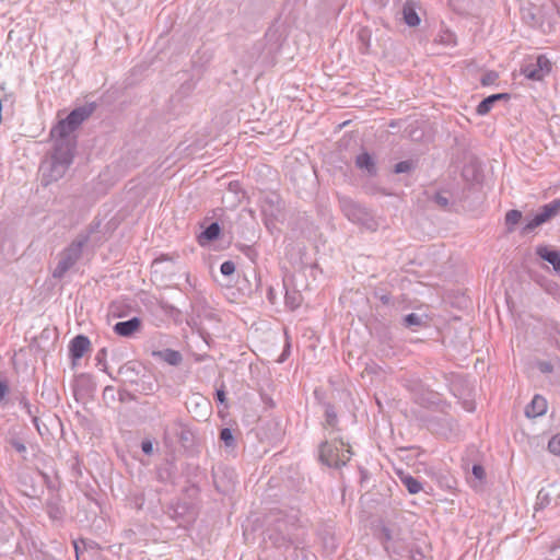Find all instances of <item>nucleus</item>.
<instances>
[{
  "instance_id": "obj_1",
  "label": "nucleus",
  "mask_w": 560,
  "mask_h": 560,
  "mask_svg": "<svg viewBox=\"0 0 560 560\" xmlns=\"http://www.w3.org/2000/svg\"><path fill=\"white\" fill-rule=\"evenodd\" d=\"M460 161L463 163L460 175L466 186L462 191L459 201L465 211H475L483 201L481 162L471 150L466 149L462 150Z\"/></svg>"
},
{
  "instance_id": "obj_2",
  "label": "nucleus",
  "mask_w": 560,
  "mask_h": 560,
  "mask_svg": "<svg viewBox=\"0 0 560 560\" xmlns=\"http://www.w3.org/2000/svg\"><path fill=\"white\" fill-rule=\"evenodd\" d=\"M97 224H90L85 231L80 232L75 238L58 255V262L52 270V278L61 280L68 271L81 259L83 248L90 242L91 235L96 232Z\"/></svg>"
},
{
  "instance_id": "obj_3",
  "label": "nucleus",
  "mask_w": 560,
  "mask_h": 560,
  "mask_svg": "<svg viewBox=\"0 0 560 560\" xmlns=\"http://www.w3.org/2000/svg\"><path fill=\"white\" fill-rule=\"evenodd\" d=\"M95 110V104H86L72 109L65 119H61L50 131L55 142H66L75 148L77 141L71 133L80 127Z\"/></svg>"
},
{
  "instance_id": "obj_4",
  "label": "nucleus",
  "mask_w": 560,
  "mask_h": 560,
  "mask_svg": "<svg viewBox=\"0 0 560 560\" xmlns=\"http://www.w3.org/2000/svg\"><path fill=\"white\" fill-rule=\"evenodd\" d=\"M75 148L66 142H55L54 151L47 165L44 166V176L47 178L46 185L62 178L73 162Z\"/></svg>"
},
{
  "instance_id": "obj_5",
  "label": "nucleus",
  "mask_w": 560,
  "mask_h": 560,
  "mask_svg": "<svg viewBox=\"0 0 560 560\" xmlns=\"http://www.w3.org/2000/svg\"><path fill=\"white\" fill-rule=\"evenodd\" d=\"M338 203L341 212L350 222L369 231L377 230L378 224L373 213L364 205L343 195L338 196Z\"/></svg>"
},
{
  "instance_id": "obj_6",
  "label": "nucleus",
  "mask_w": 560,
  "mask_h": 560,
  "mask_svg": "<svg viewBox=\"0 0 560 560\" xmlns=\"http://www.w3.org/2000/svg\"><path fill=\"white\" fill-rule=\"evenodd\" d=\"M378 540L392 559L404 560L408 556L410 547L405 539L400 537V530L382 526Z\"/></svg>"
},
{
  "instance_id": "obj_7",
  "label": "nucleus",
  "mask_w": 560,
  "mask_h": 560,
  "mask_svg": "<svg viewBox=\"0 0 560 560\" xmlns=\"http://www.w3.org/2000/svg\"><path fill=\"white\" fill-rule=\"evenodd\" d=\"M560 214V198L541 206L530 220L522 228V234L532 233L538 226Z\"/></svg>"
},
{
  "instance_id": "obj_8",
  "label": "nucleus",
  "mask_w": 560,
  "mask_h": 560,
  "mask_svg": "<svg viewBox=\"0 0 560 560\" xmlns=\"http://www.w3.org/2000/svg\"><path fill=\"white\" fill-rule=\"evenodd\" d=\"M551 68V61L545 55H539L524 63L521 68V73L529 80L541 81L550 73Z\"/></svg>"
},
{
  "instance_id": "obj_9",
  "label": "nucleus",
  "mask_w": 560,
  "mask_h": 560,
  "mask_svg": "<svg viewBox=\"0 0 560 560\" xmlns=\"http://www.w3.org/2000/svg\"><path fill=\"white\" fill-rule=\"evenodd\" d=\"M172 430L183 448L190 451L196 446V434L190 425L184 422L182 418L173 420Z\"/></svg>"
},
{
  "instance_id": "obj_10",
  "label": "nucleus",
  "mask_w": 560,
  "mask_h": 560,
  "mask_svg": "<svg viewBox=\"0 0 560 560\" xmlns=\"http://www.w3.org/2000/svg\"><path fill=\"white\" fill-rule=\"evenodd\" d=\"M235 471L225 466L212 468V479L215 489L221 493L229 492L235 483Z\"/></svg>"
},
{
  "instance_id": "obj_11",
  "label": "nucleus",
  "mask_w": 560,
  "mask_h": 560,
  "mask_svg": "<svg viewBox=\"0 0 560 560\" xmlns=\"http://www.w3.org/2000/svg\"><path fill=\"white\" fill-rule=\"evenodd\" d=\"M559 499L560 486L557 483H548L538 491L535 510H542L550 504L557 505Z\"/></svg>"
},
{
  "instance_id": "obj_12",
  "label": "nucleus",
  "mask_w": 560,
  "mask_h": 560,
  "mask_svg": "<svg viewBox=\"0 0 560 560\" xmlns=\"http://www.w3.org/2000/svg\"><path fill=\"white\" fill-rule=\"evenodd\" d=\"M339 453L334 442L324 441L319 445V462L328 467L340 468L343 459H338Z\"/></svg>"
},
{
  "instance_id": "obj_13",
  "label": "nucleus",
  "mask_w": 560,
  "mask_h": 560,
  "mask_svg": "<svg viewBox=\"0 0 560 560\" xmlns=\"http://www.w3.org/2000/svg\"><path fill=\"white\" fill-rule=\"evenodd\" d=\"M91 341L84 335H77L69 343V354L73 362L80 360L84 353L90 349Z\"/></svg>"
},
{
  "instance_id": "obj_14",
  "label": "nucleus",
  "mask_w": 560,
  "mask_h": 560,
  "mask_svg": "<svg viewBox=\"0 0 560 560\" xmlns=\"http://www.w3.org/2000/svg\"><path fill=\"white\" fill-rule=\"evenodd\" d=\"M142 322L139 317H132L128 320L118 322L114 325V332L121 337H132L140 330Z\"/></svg>"
},
{
  "instance_id": "obj_15",
  "label": "nucleus",
  "mask_w": 560,
  "mask_h": 560,
  "mask_svg": "<svg viewBox=\"0 0 560 560\" xmlns=\"http://www.w3.org/2000/svg\"><path fill=\"white\" fill-rule=\"evenodd\" d=\"M536 255L552 265L556 272H560V252L546 245L537 246Z\"/></svg>"
},
{
  "instance_id": "obj_16",
  "label": "nucleus",
  "mask_w": 560,
  "mask_h": 560,
  "mask_svg": "<svg viewBox=\"0 0 560 560\" xmlns=\"http://www.w3.org/2000/svg\"><path fill=\"white\" fill-rule=\"evenodd\" d=\"M547 411V400L540 396L535 395L532 401L525 408V415L528 418H537Z\"/></svg>"
},
{
  "instance_id": "obj_17",
  "label": "nucleus",
  "mask_w": 560,
  "mask_h": 560,
  "mask_svg": "<svg viewBox=\"0 0 560 560\" xmlns=\"http://www.w3.org/2000/svg\"><path fill=\"white\" fill-rule=\"evenodd\" d=\"M501 100H510V94L508 93H497V94H491L487 97H485L477 106L476 108V113L479 115V116H485L487 114L490 113V110L492 109L493 105L501 101Z\"/></svg>"
},
{
  "instance_id": "obj_18",
  "label": "nucleus",
  "mask_w": 560,
  "mask_h": 560,
  "mask_svg": "<svg viewBox=\"0 0 560 560\" xmlns=\"http://www.w3.org/2000/svg\"><path fill=\"white\" fill-rule=\"evenodd\" d=\"M401 14L404 22L410 27H416L421 22V19L416 10V3L411 0H407L404 3Z\"/></svg>"
},
{
  "instance_id": "obj_19",
  "label": "nucleus",
  "mask_w": 560,
  "mask_h": 560,
  "mask_svg": "<svg viewBox=\"0 0 560 560\" xmlns=\"http://www.w3.org/2000/svg\"><path fill=\"white\" fill-rule=\"evenodd\" d=\"M355 166L364 171L369 176H375L377 174L375 161L368 152H362L355 158Z\"/></svg>"
},
{
  "instance_id": "obj_20",
  "label": "nucleus",
  "mask_w": 560,
  "mask_h": 560,
  "mask_svg": "<svg viewBox=\"0 0 560 560\" xmlns=\"http://www.w3.org/2000/svg\"><path fill=\"white\" fill-rule=\"evenodd\" d=\"M140 365L137 362L129 361L121 365L118 370V374L124 376L125 380L131 384L137 383L140 370Z\"/></svg>"
},
{
  "instance_id": "obj_21",
  "label": "nucleus",
  "mask_w": 560,
  "mask_h": 560,
  "mask_svg": "<svg viewBox=\"0 0 560 560\" xmlns=\"http://www.w3.org/2000/svg\"><path fill=\"white\" fill-rule=\"evenodd\" d=\"M398 477L410 494H417L422 490L421 482L408 472L399 470Z\"/></svg>"
},
{
  "instance_id": "obj_22",
  "label": "nucleus",
  "mask_w": 560,
  "mask_h": 560,
  "mask_svg": "<svg viewBox=\"0 0 560 560\" xmlns=\"http://www.w3.org/2000/svg\"><path fill=\"white\" fill-rule=\"evenodd\" d=\"M153 355L160 358L161 360L173 366L179 365L183 361L180 352L173 349L155 351L153 352Z\"/></svg>"
},
{
  "instance_id": "obj_23",
  "label": "nucleus",
  "mask_w": 560,
  "mask_h": 560,
  "mask_svg": "<svg viewBox=\"0 0 560 560\" xmlns=\"http://www.w3.org/2000/svg\"><path fill=\"white\" fill-rule=\"evenodd\" d=\"M221 228L218 222L210 223L199 235V243L201 245L217 240L220 235Z\"/></svg>"
},
{
  "instance_id": "obj_24",
  "label": "nucleus",
  "mask_w": 560,
  "mask_h": 560,
  "mask_svg": "<svg viewBox=\"0 0 560 560\" xmlns=\"http://www.w3.org/2000/svg\"><path fill=\"white\" fill-rule=\"evenodd\" d=\"M471 474L475 480L472 481L469 479V477H467V481L471 485V487L477 489L482 485V481L486 478V472L482 465L480 464V460L472 463Z\"/></svg>"
},
{
  "instance_id": "obj_25",
  "label": "nucleus",
  "mask_w": 560,
  "mask_h": 560,
  "mask_svg": "<svg viewBox=\"0 0 560 560\" xmlns=\"http://www.w3.org/2000/svg\"><path fill=\"white\" fill-rule=\"evenodd\" d=\"M479 451L476 446L471 445L469 446L465 454L463 455L462 457V469L465 470V471H468L469 469V464L471 463H475V462H478L479 460Z\"/></svg>"
},
{
  "instance_id": "obj_26",
  "label": "nucleus",
  "mask_w": 560,
  "mask_h": 560,
  "mask_svg": "<svg viewBox=\"0 0 560 560\" xmlns=\"http://www.w3.org/2000/svg\"><path fill=\"white\" fill-rule=\"evenodd\" d=\"M521 219H522V212L520 210H516V209L509 210L505 213V218H504L506 231L509 233H512L515 230V226L520 223Z\"/></svg>"
},
{
  "instance_id": "obj_27",
  "label": "nucleus",
  "mask_w": 560,
  "mask_h": 560,
  "mask_svg": "<svg viewBox=\"0 0 560 560\" xmlns=\"http://www.w3.org/2000/svg\"><path fill=\"white\" fill-rule=\"evenodd\" d=\"M220 441L224 443V446L226 448L234 450L236 446V440L234 438V434L230 428H223L220 431L219 434Z\"/></svg>"
},
{
  "instance_id": "obj_28",
  "label": "nucleus",
  "mask_w": 560,
  "mask_h": 560,
  "mask_svg": "<svg viewBox=\"0 0 560 560\" xmlns=\"http://www.w3.org/2000/svg\"><path fill=\"white\" fill-rule=\"evenodd\" d=\"M325 423L332 429H336L338 424L337 413L330 404L325 405Z\"/></svg>"
},
{
  "instance_id": "obj_29",
  "label": "nucleus",
  "mask_w": 560,
  "mask_h": 560,
  "mask_svg": "<svg viewBox=\"0 0 560 560\" xmlns=\"http://www.w3.org/2000/svg\"><path fill=\"white\" fill-rule=\"evenodd\" d=\"M301 300L302 296L299 292H289L288 290L285 291L284 302L290 310L293 311L298 308L301 305Z\"/></svg>"
},
{
  "instance_id": "obj_30",
  "label": "nucleus",
  "mask_w": 560,
  "mask_h": 560,
  "mask_svg": "<svg viewBox=\"0 0 560 560\" xmlns=\"http://www.w3.org/2000/svg\"><path fill=\"white\" fill-rule=\"evenodd\" d=\"M416 168V162L413 160H406L398 162L395 167L394 172L396 174L400 173H409Z\"/></svg>"
},
{
  "instance_id": "obj_31",
  "label": "nucleus",
  "mask_w": 560,
  "mask_h": 560,
  "mask_svg": "<svg viewBox=\"0 0 560 560\" xmlns=\"http://www.w3.org/2000/svg\"><path fill=\"white\" fill-rule=\"evenodd\" d=\"M106 357H107V349L106 348L100 349L95 355V361L97 362L96 365L100 366L102 371L106 372L109 376H112L107 372Z\"/></svg>"
},
{
  "instance_id": "obj_32",
  "label": "nucleus",
  "mask_w": 560,
  "mask_h": 560,
  "mask_svg": "<svg viewBox=\"0 0 560 560\" xmlns=\"http://www.w3.org/2000/svg\"><path fill=\"white\" fill-rule=\"evenodd\" d=\"M7 442L20 454L26 453V446L25 444L15 436H11L7 439Z\"/></svg>"
},
{
  "instance_id": "obj_33",
  "label": "nucleus",
  "mask_w": 560,
  "mask_h": 560,
  "mask_svg": "<svg viewBox=\"0 0 560 560\" xmlns=\"http://www.w3.org/2000/svg\"><path fill=\"white\" fill-rule=\"evenodd\" d=\"M548 450L550 453L560 456V433L553 435L549 443H548Z\"/></svg>"
},
{
  "instance_id": "obj_34",
  "label": "nucleus",
  "mask_w": 560,
  "mask_h": 560,
  "mask_svg": "<svg viewBox=\"0 0 560 560\" xmlns=\"http://www.w3.org/2000/svg\"><path fill=\"white\" fill-rule=\"evenodd\" d=\"M404 560H424V553L418 546H415L408 550V556Z\"/></svg>"
},
{
  "instance_id": "obj_35",
  "label": "nucleus",
  "mask_w": 560,
  "mask_h": 560,
  "mask_svg": "<svg viewBox=\"0 0 560 560\" xmlns=\"http://www.w3.org/2000/svg\"><path fill=\"white\" fill-rule=\"evenodd\" d=\"M404 322L407 327H412V326H420L422 320L418 314L410 313L405 316Z\"/></svg>"
},
{
  "instance_id": "obj_36",
  "label": "nucleus",
  "mask_w": 560,
  "mask_h": 560,
  "mask_svg": "<svg viewBox=\"0 0 560 560\" xmlns=\"http://www.w3.org/2000/svg\"><path fill=\"white\" fill-rule=\"evenodd\" d=\"M214 399L217 402L223 405L224 408H228L226 393H225L223 384L219 388L215 389Z\"/></svg>"
},
{
  "instance_id": "obj_37",
  "label": "nucleus",
  "mask_w": 560,
  "mask_h": 560,
  "mask_svg": "<svg viewBox=\"0 0 560 560\" xmlns=\"http://www.w3.org/2000/svg\"><path fill=\"white\" fill-rule=\"evenodd\" d=\"M220 271L223 276H232L235 272V264L232 260H226L220 266Z\"/></svg>"
},
{
  "instance_id": "obj_38",
  "label": "nucleus",
  "mask_w": 560,
  "mask_h": 560,
  "mask_svg": "<svg viewBox=\"0 0 560 560\" xmlns=\"http://www.w3.org/2000/svg\"><path fill=\"white\" fill-rule=\"evenodd\" d=\"M9 384L7 380H0V404L8 402Z\"/></svg>"
},
{
  "instance_id": "obj_39",
  "label": "nucleus",
  "mask_w": 560,
  "mask_h": 560,
  "mask_svg": "<svg viewBox=\"0 0 560 560\" xmlns=\"http://www.w3.org/2000/svg\"><path fill=\"white\" fill-rule=\"evenodd\" d=\"M190 404H195L196 408H202L205 412L209 409V402L202 396H197L195 399L190 400L187 404L188 410H190Z\"/></svg>"
},
{
  "instance_id": "obj_40",
  "label": "nucleus",
  "mask_w": 560,
  "mask_h": 560,
  "mask_svg": "<svg viewBox=\"0 0 560 560\" xmlns=\"http://www.w3.org/2000/svg\"><path fill=\"white\" fill-rule=\"evenodd\" d=\"M498 79V74L493 71H490V72H487L485 73L482 77H481V84L482 85H490V84H493L495 82V80Z\"/></svg>"
},
{
  "instance_id": "obj_41",
  "label": "nucleus",
  "mask_w": 560,
  "mask_h": 560,
  "mask_svg": "<svg viewBox=\"0 0 560 560\" xmlns=\"http://www.w3.org/2000/svg\"><path fill=\"white\" fill-rule=\"evenodd\" d=\"M141 450L145 455H152L153 454V443L151 440L145 439L141 442Z\"/></svg>"
},
{
  "instance_id": "obj_42",
  "label": "nucleus",
  "mask_w": 560,
  "mask_h": 560,
  "mask_svg": "<svg viewBox=\"0 0 560 560\" xmlns=\"http://www.w3.org/2000/svg\"><path fill=\"white\" fill-rule=\"evenodd\" d=\"M434 201L443 209H445L450 203L448 199L442 192H438L434 196Z\"/></svg>"
},
{
  "instance_id": "obj_43",
  "label": "nucleus",
  "mask_w": 560,
  "mask_h": 560,
  "mask_svg": "<svg viewBox=\"0 0 560 560\" xmlns=\"http://www.w3.org/2000/svg\"><path fill=\"white\" fill-rule=\"evenodd\" d=\"M20 405L23 407V409L26 411V413H27L31 418H33V416H36V415L33 412V410H32V406H31V404H30L28 399H27L25 396H23V397L21 398V400H20Z\"/></svg>"
},
{
  "instance_id": "obj_44",
  "label": "nucleus",
  "mask_w": 560,
  "mask_h": 560,
  "mask_svg": "<svg viewBox=\"0 0 560 560\" xmlns=\"http://www.w3.org/2000/svg\"><path fill=\"white\" fill-rule=\"evenodd\" d=\"M48 514L51 518L58 520L62 516V511L57 505H49Z\"/></svg>"
},
{
  "instance_id": "obj_45",
  "label": "nucleus",
  "mask_w": 560,
  "mask_h": 560,
  "mask_svg": "<svg viewBox=\"0 0 560 560\" xmlns=\"http://www.w3.org/2000/svg\"><path fill=\"white\" fill-rule=\"evenodd\" d=\"M462 406L465 410H467L468 412H472L475 411L476 409V404H475V400L474 399H470V398H465L463 401H462Z\"/></svg>"
},
{
  "instance_id": "obj_46",
  "label": "nucleus",
  "mask_w": 560,
  "mask_h": 560,
  "mask_svg": "<svg viewBox=\"0 0 560 560\" xmlns=\"http://www.w3.org/2000/svg\"><path fill=\"white\" fill-rule=\"evenodd\" d=\"M538 369L541 373H551L553 371V366L548 361L538 362Z\"/></svg>"
},
{
  "instance_id": "obj_47",
  "label": "nucleus",
  "mask_w": 560,
  "mask_h": 560,
  "mask_svg": "<svg viewBox=\"0 0 560 560\" xmlns=\"http://www.w3.org/2000/svg\"><path fill=\"white\" fill-rule=\"evenodd\" d=\"M118 396H119V401H121V402L135 399V396L131 393H129L127 389H119Z\"/></svg>"
},
{
  "instance_id": "obj_48",
  "label": "nucleus",
  "mask_w": 560,
  "mask_h": 560,
  "mask_svg": "<svg viewBox=\"0 0 560 560\" xmlns=\"http://www.w3.org/2000/svg\"><path fill=\"white\" fill-rule=\"evenodd\" d=\"M351 455H352V453H351L350 448L339 453L338 459H345V460L340 462V467L345 466L350 460Z\"/></svg>"
},
{
  "instance_id": "obj_49",
  "label": "nucleus",
  "mask_w": 560,
  "mask_h": 560,
  "mask_svg": "<svg viewBox=\"0 0 560 560\" xmlns=\"http://www.w3.org/2000/svg\"><path fill=\"white\" fill-rule=\"evenodd\" d=\"M266 38H267L268 40H273V42H275V46H276V48H278V47H279V44H278V43H279V40H280V35H279L276 31H272V32H270V31H269V32H267V33H266Z\"/></svg>"
},
{
  "instance_id": "obj_50",
  "label": "nucleus",
  "mask_w": 560,
  "mask_h": 560,
  "mask_svg": "<svg viewBox=\"0 0 560 560\" xmlns=\"http://www.w3.org/2000/svg\"><path fill=\"white\" fill-rule=\"evenodd\" d=\"M267 299L271 304H276L277 302V292L273 288H269L267 292Z\"/></svg>"
},
{
  "instance_id": "obj_51",
  "label": "nucleus",
  "mask_w": 560,
  "mask_h": 560,
  "mask_svg": "<svg viewBox=\"0 0 560 560\" xmlns=\"http://www.w3.org/2000/svg\"><path fill=\"white\" fill-rule=\"evenodd\" d=\"M158 478H159L160 481H163V482L167 481L168 478H170L168 470L167 469H159Z\"/></svg>"
},
{
  "instance_id": "obj_52",
  "label": "nucleus",
  "mask_w": 560,
  "mask_h": 560,
  "mask_svg": "<svg viewBox=\"0 0 560 560\" xmlns=\"http://www.w3.org/2000/svg\"><path fill=\"white\" fill-rule=\"evenodd\" d=\"M458 305L467 308L470 305V301L464 294L462 296L457 294V306Z\"/></svg>"
},
{
  "instance_id": "obj_53",
  "label": "nucleus",
  "mask_w": 560,
  "mask_h": 560,
  "mask_svg": "<svg viewBox=\"0 0 560 560\" xmlns=\"http://www.w3.org/2000/svg\"><path fill=\"white\" fill-rule=\"evenodd\" d=\"M32 422H33L34 427L36 428L37 432L39 433V435H44V432L42 431L39 418L37 416H33Z\"/></svg>"
},
{
  "instance_id": "obj_54",
  "label": "nucleus",
  "mask_w": 560,
  "mask_h": 560,
  "mask_svg": "<svg viewBox=\"0 0 560 560\" xmlns=\"http://www.w3.org/2000/svg\"><path fill=\"white\" fill-rule=\"evenodd\" d=\"M380 300L383 304H389L390 303V296L388 294H383L380 296Z\"/></svg>"
},
{
  "instance_id": "obj_55",
  "label": "nucleus",
  "mask_w": 560,
  "mask_h": 560,
  "mask_svg": "<svg viewBox=\"0 0 560 560\" xmlns=\"http://www.w3.org/2000/svg\"><path fill=\"white\" fill-rule=\"evenodd\" d=\"M114 388L112 386H106L105 389H104V396L107 394V395H110V392H113Z\"/></svg>"
},
{
  "instance_id": "obj_56",
  "label": "nucleus",
  "mask_w": 560,
  "mask_h": 560,
  "mask_svg": "<svg viewBox=\"0 0 560 560\" xmlns=\"http://www.w3.org/2000/svg\"><path fill=\"white\" fill-rule=\"evenodd\" d=\"M114 388L112 386H106L105 389H104V396L107 394V395H110V392H113Z\"/></svg>"
},
{
  "instance_id": "obj_57",
  "label": "nucleus",
  "mask_w": 560,
  "mask_h": 560,
  "mask_svg": "<svg viewBox=\"0 0 560 560\" xmlns=\"http://www.w3.org/2000/svg\"><path fill=\"white\" fill-rule=\"evenodd\" d=\"M558 547H559L558 545L552 544V545L550 546V553H551V555H555V552H556V550H557V548H558Z\"/></svg>"
},
{
  "instance_id": "obj_58",
  "label": "nucleus",
  "mask_w": 560,
  "mask_h": 560,
  "mask_svg": "<svg viewBox=\"0 0 560 560\" xmlns=\"http://www.w3.org/2000/svg\"><path fill=\"white\" fill-rule=\"evenodd\" d=\"M33 492H25V494L30 498H33L35 495V489L32 487Z\"/></svg>"
},
{
  "instance_id": "obj_59",
  "label": "nucleus",
  "mask_w": 560,
  "mask_h": 560,
  "mask_svg": "<svg viewBox=\"0 0 560 560\" xmlns=\"http://www.w3.org/2000/svg\"><path fill=\"white\" fill-rule=\"evenodd\" d=\"M553 329H555V332H556L557 335H560V328H559V325H555Z\"/></svg>"
},
{
  "instance_id": "obj_60",
  "label": "nucleus",
  "mask_w": 560,
  "mask_h": 560,
  "mask_svg": "<svg viewBox=\"0 0 560 560\" xmlns=\"http://www.w3.org/2000/svg\"><path fill=\"white\" fill-rule=\"evenodd\" d=\"M73 545H74L75 553L78 555V552L80 551V548H79L77 541H74Z\"/></svg>"
},
{
  "instance_id": "obj_61",
  "label": "nucleus",
  "mask_w": 560,
  "mask_h": 560,
  "mask_svg": "<svg viewBox=\"0 0 560 560\" xmlns=\"http://www.w3.org/2000/svg\"><path fill=\"white\" fill-rule=\"evenodd\" d=\"M550 335L552 336V338L556 340V342L559 345L560 347V342H559V339L556 337V335H552V332H550Z\"/></svg>"
},
{
  "instance_id": "obj_62",
  "label": "nucleus",
  "mask_w": 560,
  "mask_h": 560,
  "mask_svg": "<svg viewBox=\"0 0 560 560\" xmlns=\"http://www.w3.org/2000/svg\"><path fill=\"white\" fill-rule=\"evenodd\" d=\"M339 442H340V445H341V446H345V445H346V444H345V442H343L342 440H339Z\"/></svg>"
},
{
  "instance_id": "obj_63",
  "label": "nucleus",
  "mask_w": 560,
  "mask_h": 560,
  "mask_svg": "<svg viewBox=\"0 0 560 560\" xmlns=\"http://www.w3.org/2000/svg\"><path fill=\"white\" fill-rule=\"evenodd\" d=\"M528 19H533V20H534V19H535V15H534V14H530V15H528Z\"/></svg>"
},
{
  "instance_id": "obj_64",
  "label": "nucleus",
  "mask_w": 560,
  "mask_h": 560,
  "mask_svg": "<svg viewBox=\"0 0 560 560\" xmlns=\"http://www.w3.org/2000/svg\"><path fill=\"white\" fill-rule=\"evenodd\" d=\"M528 19H533V20H534V19H535V15H534V14H530V15H528Z\"/></svg>"
}]
</instances>
